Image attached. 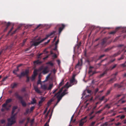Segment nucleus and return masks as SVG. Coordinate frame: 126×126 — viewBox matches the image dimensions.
<instances>
[{"label": "nucleus", "instance_id": "obj_1", "mask_svg": "<svg viewBox=\"0 0 126 126\" xmlns=\"http://www.w3.org/2000/svg\"><path fill=\"white\" fill-rule=\"evenodd\" d=\"M15 95L16 98L20 101L22 106L24 107H26L27 104L26 102L23 99V97L21 96L17 93H15Z\"/></svg>", "mask_w": 126, "mask_h": 126}, {"label": "nucleus", "instance_id": "obj_2", "mask_svg": "<svg viewBox=\"0 0 126 126\" xmlns=\"http://www.w3.org/2000/svg\"><path fill=\"white\" fill-rule=\"evenodd\" d=\"M29 70L27 69L25 70V71L21 72L20 74L18 75L17 76L20 78L24 76H26L27 77V79H29L28 77L29 75Z\"/></svg>", "mask_w": 126, "mask_h": 126}, {"label": "nucleus", "instance_id": "obj_3", "mask_svg": "<svg viewBox=\"0 0 126 126\" xmlns=\"http://www.w3.org/2000/svg\"><path fill=\"white\" fill-rule=\"evenodd\" d=\"M7 120L8 121V126H11L15 123V116H12L10 118L8 119Z\"/></svg>", "mask_w": 126, "mask_h": 126}, {"label": "nucleus", "instance_id": "obj_4", "mask_svg": "<svg viewBox=\"0 0 126 126\" xmlns=\"http://www.w3.org/2000/svg\"><path fill=\"white\" fill-rule=\"evenodd\" d=\"M117 65V64H114L112 67H110L109 69H106L104 72L100 74L99 76V77L100 78H101L102 77H103L104 75L106 74L107 73V72L109 70H112L113 69L115 68L116 66Z\"/></svg>", "mask_w": 126, "mask_h": 126}, {"label": "nucleus", "instance_id": "obj_5", "mask_svg": "<svg viewBox=\"0 0 126 126\" xmlns=\"http://www.w3.org/2000/svg\"><path fill=\"white\" fill-rule=\"evenodd\" d=\"M62 91V89H61L59 92L56 94L54 96H57V98H58L57 100V102L59 103L60 100L61 99L62 97H63L61 95H60V93Z\"/></svg>", "mask_w": 126, "mask_h": 126}, {"label": "nucleus", "instance_id": "obj_6", "mask_svg": "<svg viewBox=\"0 0 126 126\" xmlns=\"http://www.w3.org/2000/svg\"><path fill=\"white\" fill-rule=\"evenodd\" d=\"M57 27H60L59 29V33L60 34L63 29H64L65 27V25L64 24H59L57 25Z\"/></svg>", "mask_w": 126, "mask_h": 126}, {"label": "nucleus", "instance_id": "obj_7", "mask_svg": "<svg viewBox=\"0 0 126 126\" xmlns=\"http://www.w3.org/2000/svg\"><path fill=\"white\" fill-rule=\"evenodd\" d=\"M43 69V67L40 68L39 70L35 69L33 72V74L32 75V79H35V77L37 75V72L38 70L41 71Z\"/></svg>", "mask_w": 126, "mask_h": 126}, {"label": "nucleus", "instance_id": "obj_8", "mask_svg": "<svg viewBox=\"0 0 126 126\" xmlns=\"http://www.w3.org/2000/svg\"><path fill=\"white\" fill-rule=\"evenodd\" d=\"M55 32H56L55 31H53L52 32H51L50 33L48 34L47 35H46V37L45 38H44L41 40L42 42H43V41H44L45 40L47 39L49 37L54 34L55 33Z\"/></svg>", "mask_w": 126, "mask_h": 126}, {"label": "nucleus", "instance_id": "obj_9", "mask_svg": "<svg viewBox=\"0 0 126 126\" xmlns=\"http://www.w3.org/2000/svg\"><path fill=\"white\" fill-rule=\"evenodd\" d=\"M42 42V40H41L40 41L37 42L35 40H34L32 42V46H36L39 45L40 43Z\"/></svg>", "mask_w": 126, "mask_h": 126}, {"label": "nucleus", "instance_id": "obj_10", "mask_svg": "<svg viewBox=\"0 0 126 126\" xmlns=\"http://www.w3.org/2000/svg\"><path fill=\"white\" fill-rule=\"evenodd\" d=\"M41 88L44 90H47V87L46 84H41Z\"/></svg>", "mask_w": 126, "mask_h": 126}, {"label": "nucleus", "instance_id": "obj_11", "mask_svg": "<svg viewBox=\"0 0 126 126\" xmlns=\"http://www.w3.org/2000/svg\"><path fill=\"white\" fill-rule=\"evenodd\" d=\"M87 118V116H85V117L83 118L82 119H81V120L79 122V123L80 124L81 123L83 125V124L86 122L87 121V120H86V119Z\"/></svg>", "mask_w": 126, "mask_h": 126}, {"label": "nucleus", "instance_id": "obj_12", "mask_svg": "<svg viewBox=\"0 0 126 126\" xmlns=\"http://www.w3.org/2000/svg\"><path fill=\"white\" fill-rule=\"evenodd\" d=\"M107 41L106 38H105L102 40V41L100 43V44L102 46H103L105 44Z\"/></svg>", "mask_w": 126, "mask_h": 126}, {"label": "nucleus", "instance_id": "obj_13", "mask_svg": "<svg viewBox=\"0 0 126 126\" xmlns=\"http://www.w3.org/2000/svg\"><path fill=\"white\" fill-rule=\"evenodd\" d=\"M88 73L89 74V76L91 77L93 75L96 73L95 71L92 72V69L89 68V71L88 72Z\"/></svg>", "mask_w": 126, "mask_h": 126}, {"label": "nucleus", "instance_id": "obj_14", "mask_svg": "<svg viewBox=\"0 0 126 126\" xmlns=\"http://www.w3.org/2000/svg\"><path fill=\"white\" fill-rule=\"evenodd\" d=\"M34 89L36 92L39 94H40L42 93L40 90L38 89L37 86H34Z\"/></svg>", "mask_w": 126, "mask_h": 126}, {"label": "nucleus", "instance_id": "obj_15", "mask_svg": "<svg viewBox=\"0 0 126 126\" xmlns=\"http://www.w3.org/2000/svg\"><path fill=\"white\" fill-rule=\"evenodd\" d=\"M71 86V85H69V83L68 82H67L65 85L63 87H62L61 89H62V91L63 89L65 88H67V89H68V88L69 87Z\"/></svg>", "mask_w": 126, "mask_h": 126}, {"label": "nucleus", "instance_id": "obj_16", "mask_svg": "<svg viewBox=\"0 0 126 126\" xmlns=\"http://www.w3.org/2000/svg\"><path fill=\"white\" fill-rule=\"evenodd\" d=\"M47 69L48 67H46L42 71V73L44 74H46L48 72V71Z\"/></svg>", "mask_w": 126, "mask_h": 126}, {"label": "nucleus", "instance_id": "obj_17", "mask_svg": "<svg viewBox=\"0 0 126 126\" xmlns=\"http://www.w3.org/2000/svg\"><path fill=\"white\" fill-rule=\"evenodd\" d=\"M119 28H120L119 27L116 28V30L115 31H112V32H109V34H112V35H113V34H114L117 31V30L119 29Z\"/></svg>", "mask_w": 126, "mask_h": 126}, {"label": "nucleus", "instance_id": "obj_18", "mask_svg": "<svg viewBox=\"0 0 126 126\" xmlns=\"http://www.w3.org/2000/svg\"><path fill=\"white\" fill-rule=\"evenodd\" d=\"M45 97H43L42 98L40 101H39L38 102L39 104V105L40 106H41V105H40V104H42L43 102L45 101Z\"/></svg>", "mask_w": 126, "mask_h": 126}, {"label": "nucleus", "instance_id": "obj_19", "mask_svg": "<svg viewBox=\"0 0 126 126\" xmlns=\"http://www.w3.org/2000/svg\"><path fill=\"white\" fill-rule=\"evenodd\" d=\"M31 112H30V109L29 108H27L26 109L25 112L24 113V114L25 115H26L28 113H30Z\"/></svg>", "mask_w": 126, "mask_h": 126}, {"label": "nucleus", "instance_id": "obj_20", "mask_svg": "<svg viewBox=\"0 0 126 126\" xmlns=\"http://www.w3.org/2000/svg\"><path fill=\"white\" fill-rule=\"evenodd\" d=\"M18 84V83H14L11 84V87L13 89L16 87Z\"/></svg>", "mask_w": 126, "mask_h": 126}, {"label": "nucleus", "instance_id": "obj_21", "mask_svg": "<svg viewBox=\"0 0 126 126\" xmlns=\"http://www.w3.org/2000/svg\"><path fill=\"white\" fill-rule=\"evenodd\" d=\"M64 83V79H63L61 82L59 83V85L58 86V88L59 89L60 87L63 85Z\"/></svg>", "mask_w": 126, "mask_h": 126}, {"label": "nucleus", "instance_id": "obj_22", "mask_svg": "<svg viewBox=\"0 0 126 126\" xmlns=\"http://www.w3.org/2000/svg\"><path fill=\"white\" fill-rule=\"evenodd\" d=\"M113 48V47H109L108 48L105 49L104 50V51L106 52H108L112 49Z\"/></svg>", "mask_w": 126, "mask_h": 126}, {"label": "nucleus", "instance_id": "obj_23", "mask_svg": "<svg viewBox=\"0 0 126 126\" xmlns=\"http://www.w3.org/2000/svg\"><path fill=\"white\" fill-rule=\"evenodd\" d=\"M3 23L6 26V27H7L8 28V27L11 24V23L9 22L6 23V22H3Z\"/></svg>", "mask_w": 126, "mask_h": 126}, {"label": "nucleus", "instance_id": "obj_24", "mask_svg": "<svg viewBox=\"0 0 126 126\" xmlns=\"http://www.w3.org/2000/svg\"><path fill=\"white\" fill-rule=\"evenodd\" d=\"M67 89H64L63 92L61 94V95L63 97L65 94H66L67 93L66 92L67 91Z\"/></svg>", "mask_w": 126, "mask_h": 126}, {"label": "nucleus", "instance_id": "obj_25", "mask_svg": "<svg viewBox=\"0 0 126 126\" xmlns=\"http://www.w3.org/2000/svg\"><path fill=\"white\" fill-rule=\"evenodd\" d=\"M33 63L35 64H40L42 63V62L39 61L38 60L34 61Z\"/></svg>", "mask_w": 126, "mask_h": 126}, {"label": "nucleus", "instance_id": "obj_26", "mask_svg": "<svg viewBox=\"0 0 126 126\" xmlns=\"http://www.w3.org/2000/svg\"><path fill=\"white\" fill-rule=\"evenodd\" d=\"M7 105V104L5 102L2 105V107L4 108L7 110H8V108L6 107Z\"/></svg>", "mask_w": 126, "mask_h": 126}, {"label": "nucleus", "instance_id": "obj_27", "mask_svg": "<svg viewBox=\"0 0 126 126\" xmlns=\"http://www.w3.org/2000/svg\"><path fill=\"white\" fill-rule=\"evenodd\" d=\"M121 52L120 51H119L117 53L114 54H113V56H114V57L117 56L121 53Z\"/></svg>", "mask_w": 126, "mask_h": 126}, {"label": "nucleus", "instance_id": "obj_28", "mask_svg": "<svg viewBox=\"0 0 126 126\" xmlns=\"http://www.w3.org/2000/svg\"><path fill=\"white\" fill-rule=\"evenodd\" d=\"M21 26H18V27L15 30L13 31L12 33V34H15L16 32H17V31L20 28Z\"/></svg>", "mask_w": 126, "mask_h": 126}, {"label": "nucleus", "instance_id": "obj_29", "mask_svg": "<svg viewBox=\"0 0 126 126\" xmlns=\"http://www.w3.org/2000/svg\"><path fill=\"white\" fill-rule=\"evenodd\" d=\"M123 86L121 84H115L114 85V87H117L118 88H120L122 87Z\"/></svg>", "mask_w": 126, "mask_h": 126}, {"label": "nucleus", "instance_id": "obj_30", "mask_svg": "<svg viewBox=\"0 0 126 126\" xmlns=\"http://www.w3.org/2000/svg\"><path fill=\"white\" fill-rule=\"evenodd\" d=\"M53 87V85L52 84H50L48 88L47 87V90H50Z\"/></svg>", "mask_w": 126, "mask_h": 126}, {"label": "nucleus", "instance_id": "obj_31", "mask_svg": "<svg viewBox=\"0 0 126 126\" xmlns=\"http://www.w3.org/2000/svg\"><path fill=\"white\" fill-rule=\"evenodd\" d=\"M12 101V99H7L6 101L5 102L8 104V103L11 102Z\"/></svg>", "mask_w": 126, "mask_h": 126}, {"label": "nucleus", "instance_id": "obj_32", "mask_svg": "<svg viewBox=\"0 0 126 126\" xmlns=\"http://www.w3.org/2000/svg\"><path fill=\"white\" fill-rule=\"evenodd\" d=\"M53 101L52 99H50L47 103V107H48L51 104V102Z\"/></svg>", "mask_w": 126, "mask_h": 126}, {"label": "nucleus", "instance_id": "obj_33", "mask_svg": "<svg viewBox=\"0 0 126 126\" xmlns=\"http://www.w3.org/2000/svg\"><path fill=\"white\" fill-rule=\"evenodd\" d=\"M36 100L34 98H33L32 99V101L31 102V104H33L36 103Z\"/></svg>", "mask_w": 126, "mask_h": 126}, {"label": "nucleus", "instance_id": "obj_34", "mask_svg": "<svg viewBox=\"0 0 126 126\" xmlns=\"http://www.w3.org/2000/svg\"><path fill=\"white\" fill-rule=\"evenodd\" d=\"M125 56L124 55H122L121 57L118 59V61H120L121 60H123L124 59Z\"/></svg>", "mask_w": 126, "mask_h": 126}, {"label": "nucleus", "instance_id": "obj_35", "mask_svg": "<svg viewBox=\"0 0 126 126\" xmlns=\"http://www.w3.org/2000/svg\"><path fill=\"white\" fill-rule=\"evenodd\" d=\"M47 64H49L50 66H52L53 65V63L51 62V61L49 62L46 63Z\"/></svg>", "mask_w": 126, "mask_h": 126}, {"label": "nucleus", "instance_id": "obj_36", "mask_svg": "<svg viewBox=\"0 0 126 126\" xmlns=\"http://www.w3.org/2000/svg\"><path fill=\"white\" fill-rule=\"evenodd\" d=\"M19 70V69L18 68H17V69H16L14 70L13 71V73L15 74H16V72L18 71Z\"/></svg>", "mask_w": 126, "mask_h": 126}, {"label": "nucleus", "instance_id": "obj_37", "mask_svg": "<svg viewBox=\"0 0 126 126\" xmlns=\"http://www.w3.org/2000/svg\"><path fill=\"white\" fill-rule=\"evenodd\" d=\"M82 65V63H80L79 62L76 65V68L78 67V66H81Z\"/></svg>", "mask_w": 126, "mask_h": 126}, {"label": "nucleus", "instance_id": "obj_38", "mask_svg": "<svg viewBox=\"0 0 126 126\" xmlns=\"http://www.w3.org/2000/svg\"><path fill=\"white\" fill-rule=\"evenodd\" d=\"M105 97V96H103L99 98V99L100 101V102H101L103 100Z\"/></svg>", "mask_w": 126, "mask_h": 126}, {"label": "nucleus", "instance_id": "obj_39", "mask_svg": "<svg viewBox=\"0 0 126 126\" xmlns=\"http://www.w3.org/2000/svg\"><path fill=\"white\" fill-rule=\"evenodd\" d=\"M30 118L29 117L28 118H27V122L25 124V126H27V125L28 124V123L29 122V121L30 120Z\"/></svg>", "mask_w": 126, "mask_h": 126}, {"label": "nucleus", "instance_id": "obj_40", "mask_svg": "<svg viewBox=\"0 0 126 126\" xmlns=\"http://www.w3.org/2000/svg\"><path fill=\"white\" fill-rule=\"evenodd\" d=\"M35 108V107L34 106H32V107L30 109V112H32L33 110H34V109Z\"/></svg>", "mask_w": 126, "mask_h": 126}, {"label": "nucleus", "instance_id": "obj_41", "mask_svg": "<svg viewBox=\"0 0 126 126\" xmlns=\"http://www.w3.org/2000/svg\"><path fill=\"white\" fill-rule=\"evenodd\" d=\"M110 105L109 104H107L105 106V107L106 108H108V109H109L111 107L110 106Z\"/></svg>", "mask_w": 126, "mask_h": 126}, {"label": "nucleus", "instance_id": "obj_42", "mask_svg": "<svg viewBox=\"0 0 126 126\" xmlns=\"http://www.w3.org/2000/svg\"><path fill=\"white\" fill-rule=\"evenodd\" d=\"M41 79H39L37 81V85L38 84H40L41 85V84H42V82L41 81Z\"/></svg>", "mask_w": 126, "mask_h": 126}, {"label": "nucleus", "instance_id": "obj_43", "mask_svg": "<svg viewBox=\"0 0 126 126\" xmlns=\"http://www.w3.org/2000/svg\"><path fill=\"white\" fill-rule=\"evenodd\" d=\"M114 79H110L108 83V84H109L113 83L115 80H113Z\"/></svg>", "mask_w": 126, "mask_h": 126}, {"label": "nucleus", "instance_id": "obj_44", "mask_svg": "<svg viewBox=\"0 0 126 126\" xmlns=\"http://www.w3.org/2000/svg\"><path fill=\"white\" fill-rule=\"evenodd\" d=\"M74 117V115H73L71 118L70 122H74L75 121V120H73V119Z\"/></svg>", "mask_w": 126, "mask_h": 126}, {"label": "nucleus", "instance_id": "obj_45", "mask_svg": "<svg viewBox=\"0 0 126 126\" xmlns=\"http://www.w3.org/2000/svg\"><path fill=\"white\" fill-rule=\"evenodd\" d=\"M25 120V118H24V119H23L22 120H20L19 121V123L21 124H22L24 122Z\"/></svg>", "mask_w": 126, "mask_h": 126}, {"label": "nucleus", "instance_id": "obj_46", "mask_svg": "<svg viewBox=\"0 0 126 126\" xmlns=\"http://www.w3.org/2000/svg\"><path fill=\"white\" fill-rule=\"evenodd\" d=\"M13 45L14 43H12L10 46H8L7 47L8 48H11Z\"/></svg>", "mask_w": 126, "mask_h": 126}, {"label": "nucleus", "instance_id": "obj_47", "mask_svg": "<svg viewBox=\"0 0 126 126\" xmlns=\"http://www.w3.org/2000/svg\"><path fill=\"white\" fill-rule=\"evenodd\" d=\"M111 89H110V90H108L107 91V92L106 94V96H107L108 95V94H110V92L111 91Z\"/></svg>", "mask_w": 126, "mask_h": 126}, {"label": "nucleus", "instance_id": "obj_48", "mask_svg": "<svg viewBox=\"0 0 126 126\" xmlns=\"http://www.w3.org/2000/svg\"><path fill=\"white\" fill-rule=\"evenodd\" d=\"M105 56V54H103L100 56L99 57L98 60H99L102 58V57H103L104 56Z\"/></svg>", "mask_w": 126, "mask_h": 126}, {"label": "nucleus", "instance_id": "obj_49", "mask_svg": "<svg viewBox=\"0 0 126 126\" xmlns=\"http://www.w3.org/2000/svg\"><path fill=\"white\" fill-rule=\"evenodd\" d=\"M75 80V79H70V82L71 84H72L74 82Z\"/></svg>", "mask_w": 126, "mask_h": 126}, {"label": "nucleus", "instance_id": "obj_50", "mask_svg": "<svg viewBox=\"0 0 126 126\" xmlns=\"http://www.w3.org/2000/svg\"><path fill=\"white\" fill-rule=\"evenodd\" d=\"M34 122V119H32L31 120L30 123H31V125H32L33 123Z\"/></svg>", "mask_w": 126, "mask_h": 126}, {"label": "nucleus", "instance_id": "obj_51", "mask_svg": "<svg viewBox=\"0 0 126 126\" xmlns=\"http://www.w3.org/2000/svg\"><path fill=\"white\" fill-rule=\"evenodd\" d=\"M13 26L11 29H10V30L8 32V35H9L10 33L12 31L13 29Z\"/></svg>", "mask_w": 126, "mask_h": 126}, {"label": "nucleus", "instance_id": "obj_52", "mask_svg": "<svg viewBox=\"0 0 126 126\" xmlns=\"http://www.w3.org/2000/svg\"><path fill=\"white\" fill-rule=\"evenodd\" d=\"M108 125V122H106L103 124V125H102L101 126H107Z\"/></svg>", "mask_w": 126, "mask_h": 126}, {"label": "nucleus", "instance_id": "obj_53", "mask_svg": "<svg viewBox=\"0 0 126 126\" xmlns=\"http://www.w3.org/2000/svg\"><path fill=\"white\" fill-rule=\"evenodd\" d=\"M77 74H74L73 75L72 78L71 79H75L76 76L77 75Z\"/></svg>", "mask_w": 126, "mask_h": 126}, {"label": "nucleus", "instance_id": "obj_54", "mask_svg": "<svg viewBox=\"0 0 126 126\" xmlns=\"http://www.w3.org/2000/svg\"><path fill=\"white\" fill-rule=\"evenodd\" d=\"M102 111V110H101H101L98 111H97L96 112V114H99L100 113H101V111Z\"/></svg>", "mask_w": 126, "mask_h": 126}, {"label": "nucleus", "instance_id": "obj_55", "mask_svg": "<svg viewBox=\"0 0 126 126\" xmlns=\"http://www.w3.org/2000/svg\"><path fill=\"white\" fill-rule=\"evenodd\" d=\"M17 108V106H14L13 107L12 109H13V110H16Z\"/></svg>", "mask_w": 126, "mask_h": 126}, {"label": "nucleus", "instance_id": "obj_56", "mask_svg": "<svg viewBox=\"0 0 126 126\" xmlns=\"http://www.w3.org/2000/svg\"><path fill=\"white\" fill-rule=\"evenodd\" d=\"M5 122V121L4 120H1V123L2 124L4 123Z\"/></svg>", "mask_w": 126, "mask_h": 126}, {"label": "nucleus", "instance_id": "obj_57", "mask_svg": "<svg viewBox=\"0 0 126 126\" xmlns=\"http://www.w3.org/2000/svg\"><path fill=\"white\" fill-rule=\"evenodd\" d=\"M48 107H47L46 108V109L44 112V113H43L44 114H45V113L46 112H47V110Z\"/></svg>", "mask_w": 126, "mask_h": 126}, {"label": "nucleus", "instance_id": "obj_58", "mask_svg": "<svg viewBox=\"0 0 126 126\" xmlns=\"http://www.w3.org/2000/svg\"><path fill=\"white\" fill-rule=\"evenodd\" d=\"M120 65L124 67H126V64L124 63L121 64Z\"/></svg>", "mask_w": 126, "mask_h": 126}, {"label": "nucleus", "instance_id": "obj_59", "mask_svg": "<svg viewBox=\"0 0 126 126\" xmlns=\"http://www.w3.org/2000/svg\"><path fill=\"white\" fill-rule=\"evenodd\" d=\"M50 41V40H48L47 42H45L44 43V45H46L48 43H49Z\"/></svg>", "mask_w": 126, "mask_h": 126}, {"label": "nucleus", "instance_id": "obj_60", "mask_svg": "<svg viewBox=\"0 0 126 126\" xmlns=\"http://www.w3.org/2000/svg\"><path fill=\"white\" fill-rule=\"evenodd\" d=\"M95 122H93L91 123L90 125L91 126H93V125L95 124Z\"/></svg>", "mask_w": 126, "mask_h": 126}, {"label": "nucleus", "instance_id": "obj_61", "mask_svg": "<svg viewBox=\"0 0 126 126\" xmlns=\"http://www.w3.org/2000/svg\"><path fill=\"white\" fill-rule=\"evenodd\" d=\"M125 117V115H122L121 116L120 118L121 119H124Z\"/></svg>", "mask_w": 126, "mask_h": 126}, {"label": "nucleus", "instance_id": "obj_62", "mask_svg": "<svg viewBox=\"0 0 126 126\" xmlns=\"http://www.w3.org/2000/svg\"><path fill=\"white\" fill-rule=\"evenodd\" d=\"M41 73H40L39 75V77L38 79H41Z\"/></svg>", "mask_w": 126, "mask_h": 126}, {"label": "nucleus", "instance_id": "obj_63", "mask_svg": "<svg viewBox=\"0 0 126 126\" xmlns=\"http://www.w3.org/2000/svg\"><path fill=\"white\" fill-rule=\"evenodd\" d=\"M40 37H39L38 39H35V40L36 41H37V42H38V41H40Z\"/></svg>", "mask_w": 126, "mask_h": 126}, {"label": "nucleus", "instance_id": "obj_64", "mask_svg": "<svg viewBox=\"0 0 126 126\" xmlns=\"http://www.w3.org/2000/svg\"><path fill=\"white\" fill-rule=\"evenodd\" d=\"M125 96L123 97L119 101V102H120L123 99H124L125 98Z\"/></svg>", "mask_w": 126, "mask_h": 126}]
</instances>
